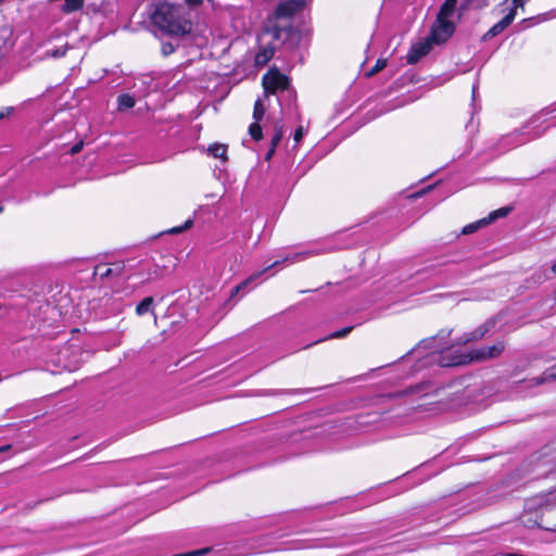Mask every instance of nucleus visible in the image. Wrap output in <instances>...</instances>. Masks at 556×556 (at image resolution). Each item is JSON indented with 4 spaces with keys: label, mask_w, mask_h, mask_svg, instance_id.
<instances>
[{
    "label": "nucleus",
    "mask_w": 556,
    "mask_h": 556,
    "mask_svg": "<svg viewBox=\"0 0 556 556\" xmlns=\"http://www.w3.org/2000/svg\"><path fill=\"white\" fill-rule=\"evenodd\" d=\"M152 24L168 35L181 36L191 30V23L182 5L156 1L150 5Z\"/></svg>",
    "instance_id": "obj_1"
},
{
    "label": "nucleus",
    "mask_w": 556,
    "mask_h": 556,
    "mask_svg": "<svg viewBox=\"0 0 556 556\" xmlns=\"http://www.w3.org/2000/svg\"><path fill=\"white\" fill-rule=\"evenodd\" d=\"M505 350V343L497 341L490 346H481L468 353L459 352L458 350L447 349L442 355L440 363L442 366H460L472 362H485L489 359L497 358Z\"/></svg>",
    "instance_id": "obj_2"
},
{
    "label": "nucleus",
    "mask_w": 556,
    "mask_h": 556,
    "mask_svg": "<svg viewBox=\"0 0 556 556\" xmlns=\"http://www.w3.org/2000/svg\"><path fill=\"white\" fill-rule=\"evenodd\" d=\"M265 93H276L279 90L289 88V78L281 74L278 70H270L262 78Z\"/></svg>",
    "instance_id": "obj_3"
},
{
    "label": "nucleus",
    "mask_w": 556,
    "mask_h": 556,
    "mask_svg": "<svg viewBox=\"0 0 556 556\" xmlns=\"http://www.w3.org/2000/svg\"><path fill=\"white\" fill-rule=\"evenodd\" d=\"M455 26L450 20L437 18L429 37L434 43L445 42L454 33Z\"/></svg>",
    "instance_id": "obj_4"
},
{
    "label": "nucleus",
    "mask_w": 556,
    "mask_h": 556,
    "mask_svg": "<svg viewBox=\"0 0 556 556\" xmlns=\"http://www.w3.org/2000/svg\"><path fill=\"white\" fill-rule=\"evenodd\" d=\"M432 43L433 41L429 37L414 43L407 53V63H417L424 55L429 53L432 48Z\"/></svg>",
    "instance_id": "obj_5"
},
{
    "label": "nucleus",
    "mask_w": 556,
    "mask_h": 556,
    "mask_svg": "<svg viewBox=\"0 0 556 556\" xmlns=\"http://www.w3.org/2000/svg\"><path fill=\"white\" fill-rule=\"evenodd\" d=\"M495 326V321L492 319L486 320L484 324L477 327L475 330H472L469 333L463 334L458 343L459 344H466L469 342L478 341L482 339L486 333H489Z\"/></svg>",
    "instance_id": "obj_6"
},
{
    "label": "nucleus",
    "mask_w": 556,
    "mask_h": 556,
    "mask_svg": "<svg viewBox=\"0 0 556 556\" xmlns=\"http://www.w3.org/2000/svg\"><path fill=\"white\" fill-rule=\"evenodd\" d=\"M305 4V0H287L280 2L276 8V15L278 17H290L300 10Z\"/></svg>",
    "instance_id": "obj_7"
},
{
    "label": "nucleus",
    "mask_w": 556,
    "mask_h": 556,
    "mask_svg": "<svg viewBox=\"0 0 556 556\" xmlns=\"http://www.w3.org/2000/svg\"><path fill=\"white\" fill-rule=\"evenodd\" d=\"M515 9H511L507 15H505L500 22H497L488 30V33L484 35V38H492L501 34L506 27H508L511 24V22L515 18Z\"/></svg>",
    "instance_id": "obj_8"
},
{
    "label": "nucleus",
    "mask_w": 556,
    "mask_h": 556,
    "mask_svg": "<svg viewBox=\"0 0 556 556\" xmlns=\"http://www.w3.org/2000/svg\"><path fill=\"white\" fill-rule=\"evenodd\" d=\"M556 380V364L549 368H547L541 376L535 378H531L525 380L523 383H527V387L539 386L542 383H547Z\"/></svg>",
    "instance_id": "obj_9"
},
{
    "label": "nucleus",
    "mask_w": 556,
    "mask_h": 556,
    "mask_svg": "<svg viewBox=\"0 0 556 556\" xmlns=\"http://www.w3.org/2000/svg\"><path fill=\"white\" fill-rule=\"evenodd\" d=\"M275 46L271 42L266 43L255 55V64L264 66L274 56Z\"/></svg>",
    "instance_id": "obj_10"
},
{
    "label": "nucleus",
    "mask_w": 556,
    "mask_h": 556,
    "mask_svg": "<svg viewBox=\"0 0 556 556\" xmlns=\"http://www.w3.org/2000/svg\"><path fill=\"white\" fill-rule=\"evenodd\" d=\"M292 33L291 26H275L264 34L269 35L276 41H285Z\"/></svg>",
    "instance_id": "obj_11"
},
{
    "label": "nucleus",
    "mask_w": 556,
    "mask_h": 556,
    "mask_svg": "<svg viewBox=\"0 0 556 556\" xmlns=\"http://www.w3.org/2000/svg\"><path fill=\"white\" fill-rule=\"evenodd\" d=\"M455 7L456 0H445L438 13L437 18L448 20L453 15Z\"/></svg>",
    "instance_id": "obj_12"
},
{
    "label": "nucleus",
    "mask_w": 556,
    "mask_h": 556,
    "mask_svg": "<svg viewBox=\"0 0 556 556\" xmlns=\"http://www.w3.org/2000/svg\"><path fill=\"white\" fill-rule=\"evenodd\" d=\"M280 261H276L274 262L271 265L267 266L263 271H260V273H256V274H253L252 276H250L248 279H245L244 281H242L240 285L236 286L233 289H232V292H231V296L236 295L239 291H241V289L245 288L251 281L255 280L257 277H260L264 271L268 270L269 268L276 266L277 264H279Z\"/></svg>",
    "instance_id": "obj_13"
},
{
    "label": "nucleus",
    "mask_w": 556,
    "mask_h": 556,
    "mask_svg": "<svg viewBox=\"0 0 556 556\" xmlns=\"http://www.w3.org/2000/svg\"><path fill=\"white\" fill-rule=\"evenodd\" d=\"M280 261H276L274 262L271 265L267 266L263 271H260V273H256V274H253L252 276H250L248 279H245L244 281H242L240 285L236 286L233 289H232V292H231V296L236 295L239 291H241V289L245 288L251 281L255 280L257 277H260L264 271L268 270L269 268L276 266L277 264H279Z\"/></svg>",
    "instance_id": "obj_14"
},
{
    "label": "nucleus",
    "mask_w": 556,
    "mask_h": 556,
    "mask_svg": "<svg viewBox=\"0 0 556 556\" xmlns=\"http://www.w3.org/2000/svg\"><path fill=\"white\" fill-rule=\"evenodd\" d=\"M208 152L216 159L227 160V146L220 143H214L210 146Z\"/></svg>",
    "instance_id": "obj_15"
},
{
    "label": "nucleus",
    "mask_w": 556,
    "mask_h": 556,
    "mask_svg": "<svg viewBox=\"0 0 556 556\" xmlns=\"http://www.w3.org/2000/svg\"><path fill=\"white\" fill-rule=\"evenodd\" d=\"M283 136V124L281 121L275 123V134L270 141V147L277 148Z\"/></svg>",
    "instance_id": "obj_16"
},
{
    "label": "nucleus",
    "mask_w": 556,
    "mask_h": 556,
    "mask_svg": "<svg viewBox=\"0 0 556 556\" xmlns=\"http://www.w3.org/2000/svg\"><path fill=\"white\" fill-rule=\"evenodd\" d=\"M117 102H118L119 111L131 109V108H134V105L136 103L134 97H131L129 94H121L117 99Z\"/></svg>",
    "instance_id": "obj_17"
},
{
    "label": "nucleus",
    "mask_w": 556,
    "mask_h": 556,
    "mask_svg": "<svg viewBox=\"0 0 556 556\" xmlns=\"http://www.w3.org/2000/svg\"><path fill=\"white\" fill-rule=\"evenodd\" d=\"M490 224V220H486V218H482L476 223L469 224L463 228L464 235H470L477 231L480 227L486 226Z\"/></svg>",
    "instance_id": "obj_18"
},
{
    "label": "nucleus",
    "mask_w": 556,
    "mask_h": 556,
    "mask_svg": "<svg viewBox=\"0 0 556 556\" xmlns=\"http://www.w3.org/2000/svg\"><path fill=\"white\" fill-rule=\"evenodd\" d=\"M153 304V298L147 296L144 298L136 307V313L141 316L150 311L151 306Z\"/></svg>",
    "instance_id": "obj_19"
},
{
    "label": "nucleus",
    "mask_w": 556,
    "mask_h": 556,
    "mask_svg": "<svg viewBox=\"0 0 556 556\" xmlns=\"http://www.w3.org/2000/svg\"><path fill=\"white\" fill-rule=\"evenodd\" d=\"M265 114V106L263 104V101L261 99H257L254 103V110H253V118L256 122H260Z\"/></svg>",
    "instance_id": "obj_20"
},
{
    "label": "nucleus",
    "mask_w": 556,
    "mask_h": 556,
    "mask_svg": "<svg viewBox=\"0 0 556 556\" xmlns=\"http://www.w3.org/2000/svg\"><path fill=\"white\" fill-rule=\"evenodd\" d=\"M249 134L256 141H260L263 138L262 127L260 126L258 122L255 121L250 125Z\"/></svg>",
    "instance_id": "obj_21"
},
{
    "label": "nucleus",
    "mask_w": 556,
    "mask_h": 556,
    "mask_svg": "<svg viewBox=\"0 0 556 556\" xmlns=\"http://www.w3.org/2000/svg\"><path fill=\"white\" fill-rule=\"evenodd\" d=\"M511 211V207L510 206H505V207H501L494 212H492L489 217L486 218V220H490V223L496 220L497 218L500 217H505L509 214V212Z\"/></svg>",
    "instance_id": "obj_22"
},
{
    "label": "nucleus",
    "mask_w": 556,
    "mask_h": 556,
    "mask_svg": "<svg viewBox=\"0 0 556 556\" xmlns=\"http://www.w3.org/2000/svg\"><path fill=\"white\" fill-rule=\"evenodd\" d=\"M352 329H353L352 326L345 327V328H343L341 330H338L336 332L330 333L328 337H326L324 339H320L317 342H321V341L327 340V339L344 338V337H346L352 331Z\"/></svg>",
    "instance_id": "obj_23"
},
{
    "label": "nucleus",
    "mask_w": 556,
    "mask_h": 556,
    "mask_svg": "<svg viewBox=\"0 0 556 556\" xmlns=\"http://www.w3.org/2000/svg\"><path fill=\"white\" fill-rule=\"evenodd\" d=\"M94 274L100 276L101 278H108L113 275V268L108 267L105 265H98L96 267Z\"/></svg>",
    "instance_id": "obj_24"
},
{
    "label": "nucleus",
    "mask_w": 556,
    "mask_h": 556,
    "mask_svg": "<svg viewBox=\"0 0 556 556\" xmlns=\"http://www.w3.org/2000/svg\"><path fill=\"white\" fill-rule=\"evenodd\" d=\"M387 65L386 60H378L375 66L368 72V76L375 75L378 72H380L382 68H384Z\"/></svg>",
    "instance_id": "obj_25"
},
{
    "label": "nucleus",
    "mask_w": 556,
    "mask_h": 556,
    "mask_svg": "<svg viewBox=\"0 0 556 556\" xmlns=\"http://www.w3.org/2000/svg\"><path fill=\"white\" fill-rule=\"evenodd\" d=\"M192 226V220L188 219L181 227H174L170 230H168L169 233H180L187 229H189Z\"/></svg>",
    "instance_id": "obj_26"
},
{
    "label": "nucleus",
    "mask_w": 556,
    "mask_h": 556,
    "mask_svg": "<svg viewBox=\"0 0 556 556\" xmlns=\"http://www.w3.org/2000/svg\"><path fill=\"white\" fill-rule=\"evenodd\" d=\"M175 46L170 42H164L162 45V53L167 56L169 54H172L174 51H175Z\"/></svg>",
    "instance_id": "obj_27"
},
{
    "label": "nucleus",
    "mask_w": 556,
    "mask_h": 556,
    "mask_svg": "<svg viewBox=\"0 0 556 556\" xmlns=\"http://www.w3.org/2000/svg\"><path fill=\"white\" fill-rule=\"evenodd\" d=\"M207 552H208V548H203V549H198V551L189 552L186 554H177V555H173V556H199V555H203Z\"/></svg>",
    "instance_id": "obj_28"
},
{
    "label": "nucleus",
    "mask_w": 556,
    "mask_h": 556,
    "mask_svg": "<svg viewBox=\"0 0 556 556\" xmlns=\"http://www.w3.org/2000/svg\"><path fill=\"white\" fill-rule=\"evenodd\" d=\"M83 147H84V142H83V141H80V142H78V143L74 144V146L71 148L70 153H71L72 155L77 154V153H79V152L81 151Z\"/></svg>",
    "instance_id": "obj_29"
},
{
    "label": "nucleus",
    "mask_w": 556,
    "mask_h": 556,
    "mask_svg": "<svg viewBox=\"0 0 556 556\" xmlns=\"http://www.w3.org/2000/svg\"><path fill=\"white\" fill-rule=\"evenodd\" d=\"M308 253H295L293 255H290V256H286L282 262H287V261H293L295 258H302L303 256H306Z\"/></svg>",
    "instance_id": "obj_30"
},
{
    "label": "nucleus",
    "mask_w": 556,
    "mask_h": 556,
    "mask_svg": "<svg viewBox=\"0 0 556 556\" xmlns=\"http://www.w3.org/2000/svg\"><path fill=\"white\" fill-rule=\"evenodd\" d=\"M14 109L12 106L4 108L3 111L0 113V119L11 115Z\"/></svg>",
    "instance_id": "obj_31"
},
{
    "label": "nucleus",
    "mask_w": 556,
    "mask_h": 556,
    "mask_svg": "<svg viewBox=\"0 0 556 556\" xmlns=\"http://www.w3.org/2000/svg\"><path fill=\"white\" fill-rule=\"evenodd\" d=\"M186 3L191 8H197L202 4L203 0H185Z\"/></svg>",
    "instance_id": "obj_32"
},
{
    "label": "nucleus",
    "mask_w": 556,
    "mask_h": 556,
    "mask_svg": "<svg viewBox=\"0 0 556 556\" xmlns=\"http://www.w3.org/2000/svg\"><path fill=\"white\" fill-rule=\"evenodd\" d=\"M303 138V128L299 127L294 132V140L299 142Z\"/></svg>",
    "instance_id": "obj_33"
},
{
    "label": "nucleus",
    "mask_w": 556,
    "mask_h": 556,
    "mask_svg": "<svg viewBox=\"0 0 556 556\" xmlns=\"http://www.w3.org/2000/svg\"><path fill=\"white\" fill-rule=\"evenodd\" d=\"M527 1L528 0H511V2L514 4L513 9L516 10L518 7H523Z\"/></svg>",
    "instance_id": "obj_34"
},
{
    "label": "nucleus",
    "mask_w": 556,
    "mask_h": 556,
    "mask_svg": "<svg viewBox=\"0 0 556 556\" xmlns=\"http://www.w3.org/2000/svg\"><path fill=\"white\" fill-rule=\"evenodd\" d=\"M275 150H276V148H274V147L269 148V150L267 151L266 156H265L266 161H269L273 157Z\"/></svg>",
    "instance_id": "obj_35"
},
{
    "label": "nucleus",
    "mask_w": 556,
    "mask_h": 556,
    "mask_svg": "<svg viewBox=\"0 0 556 556\" xmlns=\"http://www.w3.org/2000/svg\"><path fill=\"white\" fill-rule=\"evenodd\" d=\"M11 447H12L11 444H7V445L0 446V454L4 453V452H8L9 450H11Z\"/></svg>",
    "instance_id": "obj_36"
},
{
    "label": "nucleus",
    "mask_w": 556,
    "mask_h": 556,
    "mask_svg": "<svg viewBox=\"0 0 556 556\" xmlns=\"http://www.w3.org/2000/svg\"><path fill=\"white\" fill-rule=\"evenodd\" d=\"M400 395H401V393H394V394H389L388 397L394 399V397H399Z\"/></svg>",
    "instance_id": "obj_37"
},
{
    "label": "nucleus",
    "mask_w": 556,
    "mask_h": 556,
    "mask_svg": "<svg viewBox=\"0 0 556 556\" xmlns=\"http://www.w3.org/2000/svg\"><path fill=\"white\" fill-rule=\"evenodd\" d=\"M552 271L556 275V262L552 265Z\"/></svg>",
    "instance_id": "obj_38"
},
{
    "label": "nucleus",
    "mask_w": 556,
    "mask_h": 556,
    "mask_svg": "<svg viewBox=\"0 0 556 556\" xmlns=\"http://www.w3.org/2000/svg\"><path fill=\"white\" fill-rule=\"evenodd\" d=\"M4 58V52L0 50V61Z\"/></svg>",
    "instance_id": "obj_39"
},
{
    "label": "nucleus",
    "mask_w": 556,
    "mask_h": 556,
    "mask_svg": "<svg viewBox=\"0 0 556 556\" xmlns=\"http://www.w3.org/2000/svg\"><path fill=\"white\" fill-rule=\"evenodd\" d=\"M554 300L556 301V290L554 291Z\"/></svg>",
    "instance_id": "obj_40"
},
{
    "label": "nucleus",
    "mask_w": 556,
    "mask_h": 556,
    "mask_svg": "<svg viewBox=\"0 0 556 556\" xmlns=\"http://www.w3.org/2000/svg\"><path fill=\"white\" fill-rule=\"evenodd\" d=\"M2 211H3V207H2V206H0V213H1Z\"/></svg>",
    "instance_id": "obj_41"
}]
</instances>
